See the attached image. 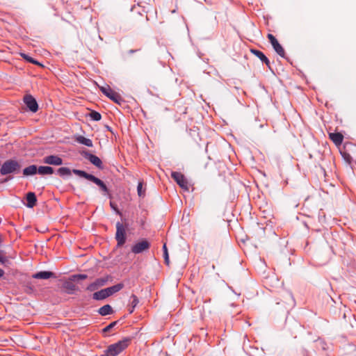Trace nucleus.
Masks as SVG:
<instances>
[{
    "label": "nucleus",
    "mask_w": 356,
    "mask_h": 356,
    "mask_svg": "<svg viewBox=\"0 0 356 356\" xmlns=\"http://www.w3.org/2000/svg\"><path fill=\"white\" fill-rule=\"evenodd\" d=\"M26 200H37V197L35 193L29 192L26 194Z\"/></svg>",
    "instance_id": "7c9ffc66"
},
{
    "label": "nucleus",
    "mask_w": 356,
    "mask_h": 356,
    "mask_svg": "<svg viewBox=\"0 0 356 356\" xmlns=\"http://www.w3.org/2000/svg\"><path fill=\"white\" fill-rule=\"evenodd\" d=\"M38 172L40 175H51L54 172V169L50 166H40L38 168Z\"/></svg>",
    "instance_id": "4be33fe9"
},
{
    "label": "nucleus",
    "mask_w": 356,
    "mask_h": 356,
    "mask_svg": "<svg viewBox=\"0 0 356 356\" xmlns=\"http://www.w3.org/2000/svg\"><path fill=\"white\" fill-rule=\"evenodd\" d=\"M115 239L118 247L123 245L126 241V230L123 225L120 222L116 223Z\"/></svg>",
    "instance_id": "39448f33"
},
{
    "label": "nucleus",
    "mask_w": 356,
    "mask_h": 356,
    "mask_svg": "<svg viewBox=\"0 0 356 356\" xmlns=\"http://www.w3.org/2000/svg\"><path fill=\"white\" fill-rule=\"evenodd\" d=\"M24 102L31 112L35 113L38 110V103L32 95H25L24 97Z\"/></svg>",
    "instance_id": "6e6552de"
},
{
    "label": "nucleus",
    "mask_w": 356,
    "mask_h": 356,
    "mask_svg": "<svg viewBox=\"0 0 356 356\" xmlns=\"http://www.w3.org/2000/svg\"><path fill=\"white\" fill-rule=\"evenodd\" d=\"M90 118L93 121H99L102 118L101 114L95 111H92L89 113Z\"/></svg>",
    "instance_id": "bb28decb"
},
{
    "label": "nucleus",
    "mask_w": 356,
    "mask_h": 356,
    "mask_svg": "<svg viewBox=\"0 0 356 356\" xmlns=\"http://www.w3.org/2000/svg\"><path fill=\"white\" fill-rule=\"evenodd\" d=\"M354 148H355V150H356V146H355ZM355 163H356V158H355Z\"/></svg>",
    "instance_id": "58836bf2"
},
{
    "label": "nucleus",
    "mask_w": 356,
    "mask_h": 356,
    "mask_svg": "<svg viewBox=\"0 0 356 356\" xmlns=\"http://www.w3.org/2000/svg\"><path fill=\"white\" fill-rule=\"evenodd\" d=\"M171 177L184 191L189 192L193 190V186L186 177L179 172H172Z\"/></svg>",
    "instance_id": "f03ea898"
},
{
    "label": "nucleus",
    "mask_w": 356,
    "mask_h": 356,
    "mask_svg": "<svg viewBox=\"0 0 356 356\" xmlns=\"http://www.w3.org/2000/svg\"><path fill=\"white\" fill-rule=\"evenodd\" d=\"M54 275L52 272L50 271H40L32 275L33 278L35 279H42V280H47L52 277H54Z\"/></svg>",
    "instance_id": "ddd939ff"
},
{
    "label": "nucleus",
    "mask_w": 356,
    "mask_h": 356,
    "mask_svg": "<svg viewBox=\"0 0 356 356\" xmlns=\"http://www.w3.org/2000/svg\"><path fill=\"white\" fill-rule=\"evenodd\" d=\"M87 277H88V276L86 274H78V275H73L72 276V280H85Z\"/></svg>",
    "instance_id": "473e14b6"
},
{
    "label": "nucleus",
    "mask_w": 356,
    "mask_h": 356,
    "mask_svg": "<svg viewBox=\"0 0 356 356\" xmlns=\"http://www.w3.org/2000/svg\"><path fill=\"white\" fill-rule=\"evenodd\" d=\"M98 312L102 316H106L112 314L113 311L111 305H105L99 309Z\"/></svg>",
    "instance_id": "aec40b11"
},
{
    "label": "nucleus",
    "mask_w": 356,
    "mask_h": 356,
    "mask_svg": "<svg viewBox=\"0 0 356 356\" xmlns=\"http://www.w3.org/2000/svg\"><path fill=\"white\" fill-rule=\"evenodd\" d=\"M269 42H270L275 51L281 57H285V51L282 46L279 43L276 38L271 33H268L267 35Z\"/></svg>",
    "instance_id": "423d86ee"
},
{
    "label": "nucleus",
    "mask_w": 356,
    "mask_h": 356,
    "mask_svg": "<svg viewBox=\"0 0 356 356\" xmlns=\"http://www.w3.org/2000/svg\"><path fill=\"white\" fill-rule=\"evenodd\" d=\"M117 323H118L117 321L112 322L111 323H110L108 325H107L106 327H105L103 329V332H109L112 328H113L115 326Z\"/></svg>",
    "instance_id": "2f4dec72"
},
{
    "label": "nucleus",
    "mask_w": 356,
    "mask_h": 356,
    "mask_svg": "<svg viewBox=\"0 0 356 356\" xmlns=\"http://www.w3.org/2000/svg\"><path fill=\"white\" fill-rule=\"evenodd\" d=\"M75 141L79 144L83 145L89 147H91L93 146L92 140H90V138H87L81 135H79L75 137Z\"/></svg>",
    "instance_id": "2eb2a0df"
},
{
    "label": "nucleus",
    "mask_w": 356,
    "mask_h": 356,
    "mask_svg": "<svg viewBox=\"0 0 356 356\" xmlns=\"http://www.w3.org/2000/svg\"><path fill=\"white\" fill-rule=\"evenodd\" d=\"M4 271L0 268V278L3 275Z\"/></svg>",
    "instance_id": "4c0bfd02"
},
{
    "label": "nucleus",
    "mask_w": 356,
    "mask_h": 356,
    "mask_svg": "<svg viewBox=\"0 0 356 356\" xmlns=\"http://www.w3.org/2000/svg\"><path fill=\"white\" fill-rule=\"evenodd\" d=\"M81 155L86 159H88L92 164H93L97 168H98L99 169H103L104 168V165H103L102 161L96 155L92 154L90 153L88 151H83L81 152Z\"/></svg>",
    "instance_id": "0eeeda50"
},
{
    "label": "nucleus",
    "mask_w": 356,
    "mask_h": 356,
    "mask_svg": "<svg viewBox=\"0 0 356 356\" xmlns=\"http://www.w3.org/2000/svg\"><path fill=\"white\" fill-rule=\"evenodd\" d=\"M163 257H164L165 262L166 264L168 265L169 264V256H168V250H167V247H166L165 244L163 245Z\"/></svg>",
    "instance_id": "c85d7f7f"
},
{
    "label": "nucleus",
    "mask_w": 356,
    "mask_h": 356,
    "mask_svg": "<svg viewBox=\"0 0 356 356\" xmlns=\"http://www.w3.org/2000/svg\"><path fill=\"white\" fill-rule=\"evenodd\" d=\"M108 280V277H102L97 279L94 282L90 284L87 286V290L90 291H94L98 288L103 286Z\"/></svg>",
    "instance_id": "9d476101"
},
{
    "label": "nucleus",
    "mask_w": 356,
    "mask_h": 356,
    "mask_svg": "<svg viewBox=\"0 0 356 356\" xmlns=\"http://www.w3.org/2000/svg\"><path fill=\"white\" fill-rule=\"evenodd\" d=\"M139 303V300L135 295H131L130 297V308L129 309V313L131 314L134 311V309Z\"/></svg>",
    "instance_id": "412c9836"
},
{
    "label": "nucleus",
    "mask_w": 356,
    "mask_h": 356,
    "mask_svg": "<svg viewBox=\"0 0 356 356\" xmlns=\"http://www.w3.org/2000/svg\"><path fill=\"white\" fill-rule=\"evenodd\" d=\"M130 339L125 338L117 343H113L108 346L104 350L105 356H117L124 350H125L129 345Z\"/></svg>",
    "instance_id": "f257e3e1"
},
{
    "label": "nucleus",
    "mask_w": 356,
    "mask_h": 356,
    "mask_svg": "<svg viewBox=\"0 0 356 356\" xmlns=\"http://www.w3.org/2000/svg\"><path fill=\"white\" fill-rule=\"evenodd\" d=\"M138 50H139V49H131V50H129V51H128V53H129V54H134V53H135V52L138 51Z\"/></svg>",
    "instance_id": "e433bc0d"
},
{
    "label": "nucleus",
    "mask_w": 356,
    "mask_h": 356,
    "mask_svg": "<svg viewBox=\"0 0 356 356\" xmlns=\"http://www.w3.org/2000/svg\"><path fill=\"white\" fill-rule=\"evenodd\" d=\"M149 246L150 244L147 240H142L132 246L131 251L134 254H140L143 251L148 250Z\"/></svg>",
    "instance_id": "1a4fd4ad"
},
{
    "label": "nucleus",
    "mask_w": 356,
    "mask_h": 356,
    "mask_svg": "<svg viewBox=\"0 0 356 356\" xmlns=\"http://www.w3.org/2000/svg\"><path fill=\"white\" fill-rule=\"evenodd\" d=\"M20 55L23 58H24L26 60L29 61L31 63H33L37 65H42V64L40 62L37 61L36 60L33 59V58H31V56L24 53H21Z\"/></svg>",
    "instance_id": "a878e982"
},
{
    "label": "nucleus",
    "mask_w": 356,
    "mask_h": 356,
    "mask_svg": "<svg viewBox=\"0 0 356 356\" xmlns=\"http://www.w3.org/2000/svg\"><path fill=\"white\" fill-rule=\"evenodd\" d=\"M85 179H88L89 181H92L93 183L95 184V182L97 181V179L99 178L96 177L93 175L86 173Z\"/></svg>",
    "instance_id": "c756f323"
},
{
    "label": "nucleus",
    "mask_w": 356,
    "mask_h": 356,
    "mask_svg": "<svg viewBox=\"0 0 356 356\" xmlns=\"http://www.w3.org/2000/svg\"><path fill=\"white\" fill-rule=\"evenodd\" d=\"M22 203L29 208H33L36 204V202H22Z\"/></svg>",
    "instance_id": "f704fd0d"
},
{
    "label": "nucleus",
    "mask_w": 356,
    "mask_h": 356,
    "mask_svg": "<svg viewBox=\"0 0 356 356\" xmlns=\"http://www.w3.org/2000/svg\"><path fill=\"white\" fill-rule=\"evenodd\" d=\"M108 297V296L107 294V291H106V289H104L99 291H97V292L94 293L92 295L93 299H95L96 300H102Z\"/></svg>",
    "instance_id": "a211bd4d"
},
{
    "label": "nucleus",
    "mask_w": 356,
    "mask_h": 356,
    "mask_svg": "<svg viewBox=\"0 0 356 356\" xmlns=\"http://www.w3.org/2000/svg\"><path fill=\"white\" fill-rule=\"evenodd\" d=\"M101 92L114 102L120 104L122 102L121 96L113 90L109 86L99 87Z\"/></svg>",
    "instance_id": "20e7f679"
},
{
    "label": "nucleus",
    "mask_w": 356,
    "mask_h": 356,
    "mask_svg": "<svg viewBox=\"0 0 356 356\" xmlns=\"http://www.w3.org/2000/svg\"><path fill=\"white\" fill-rule=\"evenodd\" d=\"M146 188L143 187V181H139L137 186V193L140 198H144L145 196Z\"/></svg>",
    "instance_id": "b1692460"
},
{
    "label": "nucleus",
    "mask_w": 356,
    "mask_h": 356,
    "mask_svg": "<svg viewBox=\"0 0 356 356\" xmlns=\"http://www.w3.org/2000/svg\"><path fill=\"white\" fill-rule=\"evenodd\" d=\"M329 138L337 146L343 143V136L339 132L330 133Z\"/></svg>",
    "instance_id": "f8f14e48"
},
{
    "label": "nucleus",
    "mask_w": 356,
    "mask_h": 356,
    "mask_svg": "<svg viewBox=\"0 0 356 356\" xmlns=\"http://www.w3.org/2000/svg\"><path fill=\"white\" fill-rule=\"evenodd\" d=\"M43 161L46 164L60 165L63 164V159L56 155H49L44 158Z\"/></svg>",
    "instance_id": "9b49d317"
},
{
    "label": "nucleus",
    "mask_w": 356,
    "mask_h": 356,
    "mask_svg": "<svg viewBox=\"0 0 356 356\" xmlns=\"http://www.w3.org/2000/svg\"><path fill=\"white\" fill-rule=\"evenodd\" d=\"M38 172V168L35 165H31L23 170V174L24 176H30L36 174Z\"/></svg>",
    "instance_id": "6ab92c4d"
},
{
    "label": "nucleus",
    "mask_w": 356,
    "mask_h": 356,
    "mask_svg": "<svg viewBox=\"0 0 356 356\" xmlns=\"http://www.w3.org/2000/svg\"><path fill=\"white\" fill-rule=\"evenodd\" d=\"M75 175H79L81 177H86V172L83 171V170H73L72 171Z\"/></svg>",
    "instance_id": "72a5a7b5"
},
{
    "label": "nucleus",
    "mask_w": 356,
    "mask_h": 356,
    "mask_svg": "<svg viewBox=\"0 0 356 356\" xmlns=\"http://www.w3.org/2000/svg\"><path fill=\"white\" fill-rule=\"evenodd\" d=\"M19 163L15 160L10 159L2 164L0 172L2 175H6L19 171Z\"/></svg>",
    "instance_id": "7ed1b4c3"
},
{
    "label": "nucleus",
    "mask_w": 356,
    "mask_h": 356,
    "mask_svg": "<svg viewBox=\"0 0 356 356\" xmlns=\"http://www.w3.org/2000/svg\"><path fill=\"white\" fill-rule=\"evenodd\" d=\"M95 184L99 187V189L103 195H104L107 198H111V195L108 192V189L104 181H102L100 179H98L97 181L95 182Z\"/></svg>",
    "instance_id": "dca6fc26"
},
{
    "label": "nucleus",
    "mask_w": 356,
    "mask_h": 356,
    "mask_svg": "<svg viewBox=\"0 0 356 356\" xmlns=\"http://www.w3.org/2000/svg\"><path fill=\"white\" fill-rule=\"evenodd\" d=\"M123 287H124V284L122 283H119V284H117L111 287L106 288V290L107 294L109 297V296H112L113 294L120 291Z\"/></svg>",
    "instance_id": "f3484780"
},
{
    "label": "nucleus",
    "mask_w": 356,
    "mask_h": 356,
    "mask_svg": "<svg viewBox=\"0 0 356 356\" xmlns=\"http://www.w3.org/2000/svg\"><path fill=\"white\" fill-rule=\"evenodd\" d=\"M64 289L68 293H72L76 289V286L72 282H65L63 284Z\"/></svg>",
    "instance_id": "393cba45"
},
{
    "label": "nucleus",
    "mask_w": 356,
    "mask_h": 356,
    "mask_svg": "<svg viewBox=\"0 0 356 356\" xmlns=\"http://www.w3.org/2000/svg\"><path fill=\"white\" fill-rule=\"evenodd\" d=\"M251 52L259 58L264 63H265L268 67H270V61L268 58L264 55V54L257 49H251Z\"/></svg>",
    "instance_id": "4468645a"
},
{
    "label": "nucleus",
    "mask_w": 356,
    "mask_h": 356,
    "mask_svg": "<svg viewBox=\"0 0 356 356\" xmlns=\"http://www.w3.org/2000/svg\"><path fill=\"white\" fill-rule=\"evenodd\" d=\"M110 202V206L111 207L115 210L118 213H120V211L118 210L117 209V202H113V201H111L109 202Z\"/></svg>",
    "instance_id": "c9c22d12"
},
{
    "label": "nucleus",
    "mask_w": 356,
    "mask_h": 356,
    "mask_svg": "<svg viewBox=\"0 0 356 356\" xmlns=\"http://www.w3.org/2000/svg\"><path fill=\"white\" fill-rule=\"evenodd\" d=\"M341 154L348 163H350L354 160L353 156L347 152H343Z\"/></svg>",
    "instance_id": "cd10ccee"
},
{
    "label": "nucleus",
    "mask_w": 356,
    "mask_h": 356,
    "mask_svg": "<svg viewBox=\"0 0 356 356\" xmlns=\"http://www.w3.org/2000/svg\"><path fill=\"white\" fill-rule=\"evenodd\" d=\"M71 173L70 169L67 167H62L57 170V174L62 177H68Z\"/></svg>",
    "instance_id": "5701e85b"
}]
</instances>
